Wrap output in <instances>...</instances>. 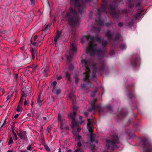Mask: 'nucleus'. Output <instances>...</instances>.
<instances>
[{
	"label": "nucleus",
	"mask_w": 152,
	"mask_h": 152,
	"mask_svg": "<svg viewBox=\"0 0 152 152\" xmlns=\"http://www.w3.org/2000/svg\"><path fill=\"white\" fill-rule=\"evenodd\" d=\"M23 102V100L21 98L19 102V103L20 104H21Z\"/></svg>",
	"instance_id": "nucleus-58"
},
{
	"label": "nucleus",
	"mask_w": 152,
	"mask_h": 152,
	"mask_svg": "<svg viewBox=\"0 0 152 152\" xmlns=\"http://www.w3.org/2000/svg\"><path fill=\"white\" fill-rule=\"evenodd\" d=\"M73 133L75 137V140L80 141L81 138V136L79 135L78 133L76 132H73Z\"/></svg>",
	"instance_id": "nucleus-25"
},
{
	"label": "nucleus",
	"mask_w": 152,
	"mask_h": 152,
	"mask_svg": "<svg viewBox=\"0 0 152 152\" xmlns=\"http://www.w3.org/2000/svg\"><path fill=\"white\" fill-rule=\"evenodd\" d=\"M127 135L128 138L130 139L134 137V131L130 129L127 130L125 132Z\"/></svg>",
	"instance_id": "nucleus-17"
},
{
	"label": "nucleus",
	"mask_w": 152,
	"mask_h": 152,
	"mask_svg": "<svg viewBox=\"0 0 152 152\" xmlns=\"http://www.w3.org/2000/svg\"><path fill=\"white\" fill-rule=\"evenodd\" d=\"M105 65V62L99 59H98L96 63L93 64V69L92 75L93 80L96 81V74L98 71H101L103 72H104Z\"/></svg>",
	"instance_id": "nucleus-4"
},
{
	"label": "nucleus",
	"mask_w": 152,
	"mask_h": 152,
	"mask_svg": "<svg viewBox=\"0 0 152 152\" xmlns=\"http://www.w3.org/2000/svg\"><path fill=\"white\" fill-rule=\"evenodd\" d=\"M14 140H17L18 138L16 134H15V135H14Z\"/></svg>",
	"instance_id": "nucleus-57"
},
{
	"label": "nucleus",
	"mask_w": 152,
	"mask_h": 152,
	"mask_svg": "<svg viewBox=\"0 0 152 152\" xmlns=\"http://www.w3.org/2000/svg\"><path fill=\"white\" fill-rule=\"evenodd\" d=\"M77 145L79 147H80L82 145V144H81V142H80V141H79L78 142H77Z\"/></svg>",
	"instance_id": "nucleus-56"
},
{
	"label": "nucleus",
	"mask_w": 152,
	"mask_h": 152,
	"mask_svg": "<svg viewBox=\"0 0 152 152\" xmlns=\"http://www.w3.org/2000/svg\"><path fill=\"white\" fill-rule=\"evenodd\" d=\"M94 30L96 32L99 33L100 31V29L99 27H94Z\"/></svg>",
	"instance_id": "nucleus-40"
},
{
	"label": "nucleus",
	"mask_w": 152,
	"mask_h": 152,
	"mask_svg": "<svg viewBox=\"0 0 152 152\" xmlns=\"http://www.w3.org/2000/svg\"><path fill=\"white\" fill-rule=\"evenodd\" d=\"M50 26L49 24L45 26H44L42 28V31L43 32H45L48 31L50 29Z\"/></svg>",
	"instance_id": "nucleus-30"
},
{
	"label": "nucleus",
	"mask_w": 152,
	"mask_h": 152,
	"mask_svg": "<svg viewBox=\"0 0 152 152\" xmlns=\"http://www.w3.org/2000/svg\"><path fill=\"white\" fill-rule=\"evenodd\" d=\"M31 4L32 5H34L35 3V0H30Z\"/></svg>",
	"instance_id": "nucleus-55"
},
{
	"label": "nucleus",
	"mask_w": 152,
	"mask_h": 152,
	"mask_svg": "<svg viewBox=\"0 0 152 152\" xmlns=\"http://www.w3.org/2000/svg\"><path fill=\"white\" fill-rule=\"evenodd\" d=\"M61 90L60 88L57 89L56 87L53 88L52 92L56 95H58L61 93Z\"/></svg>",
	"instance_id": "nucleus-27"
},
{
	"label": "nucleus",
	"mask_w": 152,
	"mask_h": 152,
	"mask_svg": "<svg viewBox=\"0 0 152 152\" xmlns=\"http://www.w3.org/2000/svg\"><path fill=\"white\" fill-rule=\"evenodd\" d=\"M58 121L61 124L60 128L61 129H65V126L66 125L65 120L59 113L58 114Z\"/></svg>",
	"instance_id": "nucleus-13"
},
{
	"label": "nucleus",
	"mask_w": 152,
	"mask_h": 152,
	"mask_svg": "<svg viewBox=\"0 0 152 152\" xmlns=\"http://www.w3.org/2000/svg\"><path fill=\"white\" fill-rule=\"evenodd\" d=\"M74 66L72 64H70L69 65V69L71 72L73 71L74 69Z\"/></svg>",
	"instance_id": "nucleus-43"
},
{
	"label": "nucleus",
	"mask_w": 152,
	"mask_h": 152,
	"mask_svg": "<svg viewBox=\"0 0 152 152\" xmlns=\"http://www.w3.org/2000/svg\"><path fill=\"white\" fill-rule=\"evenodd\" d=\"M26 132L24 131H20L19 133H18V135L19 136L20 138L22 140H25L27 136L26 134Z\"/></svg>",
	"instance_id": "nucleus-16"
},
{
	"label": "nucleus",
	"mask_w": 152,
	"mask_h": 152,
	"mask_svg": "<svg viewBox=\"0 0 152 152\" xmlns=\"http://www.w3.org/2000/svg\"><path fill=\"white\" fill-rule=\"evenodd\" d=\"M143 10H141L140 12L137 13L135 15V18L136 19H138L139 18L140 15H141L142 12H143Z\"/></svg>",
	"instance_id": "nucleus-35"
},
{
	"label": "nucleus",
	"mask_w": 152,
	"mask_h": 152,
	"mask_svg": "<svg viewBox=\"0 0 152 152\" xmlns=\"http://www.w3.org/2000/svg\"><path fill=\"white\" fill-rule=\"evenodd\" d=\"M56 84L57 82L55 81H54L53 83V88H56Z\"/></svg>",
	"instance_id": "nucleus-49"
},
{
	"label": "nucleus",
	"mask_w": 152,
	"mask_h": 152,
	"mask_svg": "<svg viewBox=\"0 0 152 152\" xmlns=\"http://www.w3.org/2000/svg\"><path fill=\"white\" fill-rule=\"evenodd\" d=\"M62 31L61 30L60 31H58L57 33V35L55 37L54 39V41L55 42H57L58 40L59 39H61L62 38L61 37V35L62 34Z\"/></svg>",
	"instance_id": "nucleus-19"
},
{
	"label": "nucleus",
	"mask_w": 152,
	"mask_h": 152,
	"mask_svg": "<svg viewBox=\"0 0 152 152\" xmlns=\"http://www.w3.org/2000/svg\"><path fill=\"white\" fill-rule=\"evenodd\" d=\"M105 36L107 37L109 40H110L112 38V35L111 30H109L107 31L105 34Z\"/></svg>",
	"instance_id": "nucleus-24"
},
{
	"label": "nucleus",
	"mask_w": 152,
	"mask_h": 152,
	"mask_svg": "<svg viewBox=\"0 0 152 152\" xmlns=\"http://www.w3.org/2000/svg\"><path fill=\"white\" fill-rule=\"evenodd\" d=\"M134 22L133 21H130L127 23V25L129 27L132 26L134 25Z\"/></svg>",
	"instance_id": "nucleus-41"
},
{
	"label": "nucleus",
	"mask_w": 152,
	"mask_h": 152,
	"mask_svg": "<svg viewBox=\"0 0 152 152\" xmlns=\"http://www.w3.org/2000/svg\"><path fill=\"white\" fill-rule=\"evenodd\" d=\"M43 145L44 146L45 149L47 151H50V149L45 143H43Z\"/></svg>",
	"instance_id": "nucleus-39"
},
{
	"label": "nucleus",
	"mask_w": 152,
	"mask_h": 152,
	"mask_svg": "<svg viewBox=\"0 0 152 152\" xmlns=\"http://www.w3.org/2000/svg\"><path fill=\"white\" fill-rule=\"evenodd\" d=\"M107 109L109 112L112 111L113 110L112 106L110 105H109L107 106Z\"/></svg>",
	"instance_id": "nucleus-47"
},
{
	"label": "nucleus",
	"mask_w": 152,
	"mask_h": 152,
	"mask_svg": "<svg viewBox=\"0 0 152 152\" xmlns=\"http://www.w3.org/2000/svg\"><path fill=\"white\" fill-rule=\"evenodd\" d=\"M26 149L27 150L31 151V145H30L28 146H27L26 148Z\"/></svg>",
	"instance_id": "nucleus-48"
},
{
	"label": "nucleus",
	"mask_w": 152,
	"mask_h": 152,
	"mask_svg": "<svg viewBox=\"0 0 152 152\" xmlns=\"http://www.w3.org/2000/svg\"><path fill=\"white\" fill-rule=\"evenodd\" d=\"M13 142V140L12 138V137L11 136L9 140V141L8 143V145H10Z\"/></svg>",
	"instance_id": "nucleus-44"
},
{
	"label": "nucleus",
	"mask_w": 152,
	"mask_h": 152,
	"mask_svg": "<svg viewBox=\"0 0 152 152\" xmlns=\"http://www.w3.org/2000/svg\"><path fill=\"white\" fill-rule=\"evenodd\" d=\"M20 18L18 15H15L13 17V19L15 22L17 23H18L20 22Z\"/></svg>",
	"instance_id": "nucleus-34"
},
{
	"label": "nucleus",
	"mask_w": 152,
	"mask_h": 152,
	"mask_svg": "<svg viewBox=\"0 0 152 152\" xmlns=\"http://www.w3.org/2000/svg\"><path fill=\"white\" fill-rule=\"evenodd\" d=\"M94 135L93 133H92L90 134V141L91 142L93 143L95 141V139L94 137Z\"/></svg>",
	"instance_id": "nucleus-36"
},
{
	"label": "nucleus",
	"mask_w": 152,
	"mask_h": 152,
	"mask_svg": "<svg viewBox=\"0 0 152 152\" xmlns=\"http://www.w3.org/2000/svg\"><path fill=\"white\" fill-rule=\"evenodd\" d=\"M111 23V22H107L105 23V25L107 27H108Z\"/></svg>",
	"instance_id": "nucleus-52"
},
{
	"label": "nucleus",
	"mask_w": 152,
	"mask_h": 152,
	"mask_svg": "<svg viewBox=\"0 0 152 152\" xmlns=\"http://www.w3.org/2000/svg\"><path fill=\"white\" fill-rule=\"evenodd\" d=\"M96 92L93 93V94L91 95V96L92 97L94 98L95 96Z\"/></svg>",
	"instance_id": "nucleus-63"
},
{
	"label": "nucleus",
	"mask_w": 152,
	"mask_h": 152,
	"mask_svg": "<svg viewBox=\"0 0 152 152\" xmlns=\"http://www.w3.org/2000/svg\"><path fill=\"white\" fill-rule=\"evenodd\" d=\"M81 64L85 66L86 74H89L90 71V68L92 64L91 61L89 59H81Z\"/></svg>",
	"instance_id": "nucleus-9"
},
{
	"label": "nucleus",
	"mask_w": 152,
	"mask_h": 152,
	"mask_svg": "<svg viewBox=\"0 0 152 152\" xmlns=\"http://www.w3.org/2000/svg\"><path fill=\"white\" fill-rule=\"evenodd\" d=\"M91 0H80L79 2V6H76L78 10V13H77L75 8H72L70 9V13H67L66 16L68 18L69 23L72 26H76L79 24L80 19L79 15L81 14L84 11L85 8V4L87 2L90 1Z\"/></svg>",
	"instance_id": "nucleus-2"
},
{
	"label": "nucleus",
	"mask_w": 152,
	"mask_h": 152,
	"mask_svg": "<svg viewBox=\"0 0 152 152\" xmlns=\"http://www.w3.org/2000/svg\"><path fill=\"white\" fill-rule=\"evenodd\" d=\"M41 96V94H39L38 96L37 101V103L39 105H41L42 104V101L40 100Z\"/></svg>",
	"instance_id": "nucleus-32"
},
{
	"label": "nucleus",
	"mask_w": 152,
	"mask_h": 152,
	"mask_svg": "<svg viewBox=\"0 0 152 152\" xmlns=\"http://www.w3.org/2000/svg\"><path fill=\"white\" fill-rule=\"evenodd\" d=\"M106 146L108 150L114 149L117 147V144L120 142L119 138L116 134H114L111 135V139H106Z\"/></svg>",
	"instance_id": "nucleus-5"
},
{
	"label": "nucleus",
	"mask_w": 152,
	"mask_h": 152,
	"mask_svg": "<svg viewBox=\"0 0 152 152\" xmlns=\"http://www.w3.org/2000/svg\"><path fill=\"white\" fill-rule=\"evenodd\" d=\"M139 60L137 58H133L131 61V65L132 67H135L137 66L138 62Z\"/></svg>",
	"instance_id": "nucleus-18"
},
{
	"label": "nucleus",
	"mask_w": 152,
	"mask_h": 152,
	"mask_svg": "<svg viewBox=\"0 0 152 152\" xmlns=\"http://www.w3.org/2000/svg\"><path fill=\"white\" fill-rule=\"evenodd\" d=\"M21 107L19 105H18L16 109V111L19 112L21 111Z\"/></svg>",
	"instance_id": "nucleus-46"
},
{
	"label": "nucleus",
	"mask_w": 152,
	"mask_h": 152,
	"mask_svg": "<svg viewBox=\"0 0 152 152\" xmlns=\"http://www.w3.org/2000/svg\"><path fill=\"white\" fill-rule=\"evenodd\" d=\"M68 97L69 98L72 100V104L74 105L76 97L74 94V92L72 91H71L70 92L69 94ZM73 109L74 110H77L78 108L76 106L73 105Z\"/></svg>",
	"instance_id": "nucleus-12"
},
{
	"label": "nucleus",
	"mask_w": 152,
	"mask_h": 152,
	"mask_svg": "<svg viewBox=\"0 0 152 152\" xmlns=\"http://www.w3.org/2000/svg\"><path fill=\"white\" fill-rule=\"evenodd\" d=\"M52 128V126H49L48 127L46 132V133L48 134V133H50L51 131V130Z\"/></svg>",
	"instance_id": "nucleus-38"
},
{
	"label": "nucleus",
	"mask_w": 152,
	"mask_h": 152,
	"mask_svg": "<svg viewBox=\"0 0 152 152\" xmlns=\"http://www.w3.org/2000/svg\"><path fill=\"white\" fill-rule=\"evenodd\" d=\"M65 77L68 81H71V76L70 74L67 72L65 73Z\"/></svg>",
	"instance_id": "nucleus-33"
},
{
	"label": "nucleus",
	"mask_w": 152,
	"mask_h": 152,
	"mask_svg": "<svg viewBox=\"0 0 152 152\" xmlns=\"http://www.w3.org/2000/svg\"><path fill=\"white\" fill-rule=\"evenodd\" d=\"M141 142H142L143 145V150L144 152H150L151 151L152 148L151 145L146 139L145 138L141 139Z\"/></svg>",
	"instance_id": "nucleus-8"
},
{
	"label": "nucleus",
	"mask_w": 152,
	"mask_h": 152,
	"mask_svg": "<svg viewBox=\"0 0 152 152\" xmlns=\"http://www.w3.org/2000/svg\"><path fill=\"white\" fill-rule=\"evenodd\" d=\"M91 149L92 150H94L95 147V145L92 144L91 145Z\"/></svg>",
	"instance_id": "nucleus-50"
},
{
	"label": "nucleus",
	"mask_w": 152,
	"mask_h": 152,
	"mask_svg": "<svg viewBox=\"0 0 152 152\" xmlns=\"http://www.w3.org/2000/svg\"><path fill=\"white\" fill-rule=\"evenodd\" d=\"M97 101V99H94L91 101L90 103L91 107L88 109V111L90 112L92 111H94L96 109H98L99 113H101L104 111L103 108L100 105H95V104Z\"/></svg>",
	"instance_id": "nucleus-6"
},
{
	"label": "nucleus",
	"mask_w": 152,
	"mask_h": 152,
	"mask_svg": "<svg viewBox=\"0 0 152 152\" xmlns=\"http://www.w3.org/2000/svg\"><path fill=\"white\" fill-rule=\"evenodd\" d=\"M49 72V69L48 67H46L43 72L41 74L43 76V77L44 78L48 76V74Z\"/></svg>",
	"instance_id": "nucleus-21"
},
{
	"label": "nucleus",
	"mask_w": 152,
	"mask_h": 152,
	"mask_svg": "<svg viewBox=\"0 0 152 152\" xmlns=\"http://www.w3.org/2000/svg\"><path fill=\"white\" fill-rule=\"evenodd\" d=\"M28 104V103L27 102V101L26 100H25L24 102V105H27Z\"/></svg>",
	"instance_id": "nucleus-60"
},
{
	"label": "nucleus",
	"mask_w": 152,
	"mask_h": 152,
	"mask_svg": "<svg viewBox=\"0 0 152 152\" xmlns=\"http://www.w3.org/2000/svg\"><path fill=\"white\" fill-rule=\"evenodd\" d=\"M13 151L14 150L12 149L11 150H8L7 152H13Z\"/></svg>",
	"instance_id": "nucleus-64"
},
{
	"label": "nucleus",
	"mask_w": 152,
	"mask_h": 152,
	"mask_svg": "<svg viewBox=\"0 0 152 152\" xmlns=\"http://www.w3.org/2000/svg\"><path fill=\"white\" fill-rule=\"evenodd\" d=\"M31 92V90L29 87H24L21 90V95L22 96H28Z\"/></svg>",
	"instance_id": "nucleus-14"
},
{
	"label": "nucleus",
	"mask_w": 152,
	"mask_h": 152,
	"mask_svg": "<svg viewBox=\"0 0 152 152\" xmlns=\"http://www.w3.org/2000/svg\"><path fill=\"white\" fill-rule=\"evenodd\" d=\"M77 49L74 44H71L69 55H66L67 61L70 62L72 59L73 56L77 52Z\"/></svg>",
	"instance_id": "nucleus-7"
},
{
	"label": "nucleus",
	"mask_w": 152,
	"mask_h": 152,
	"mask_svg": "<svg viewBox=\"0 0 152 152\" xmlns=\"http://www.w3.org/2000/svg\"><path fill=\"white\" fill-rule=\"evenodd\" d=\"M87 86V84H86L85 82V83L81 84L80 86V88L83 90H87L88 89V88Z\"/></svg>",
	"instance_id": "nucleus-29"
},
{
	"label": "nucleus",
	"mask_w": 152,
	"mask_h": 152,
	"mask_svg": "<svg viewBox=\"0 0 152 152\" xmlns=\"http://www.w3.org/2000/svg\"><path fill=\"white\" fill-rule=\"evenodd\" d=\"M140 123H137L134 122L133 124V129L135 130L140 131Z\"/></svg>",
	"instance_id": "nucleus-22"
},
{
	"label": "nucleus",
	"mask_w": 152,
	"mask_h": 152,
	"mask_svg": "<svg viewBox=\"0 0 152 152\" xmlns=\"http://www.w3.org/2000/svg\"><path fill=\"white\" fill-rule=\"evenodd\" d=\"M118 26L121 27H122L123 26V23H122V22H119L118 23Z\"/></svg>",
	"instance_id": "nucleus-54"
},
{
	"label": "nucleus",
	"mask_w": 152,
	"mask_h": 152,
	"mask_svg": "<svg viewBox=\"0 0 152 152\" xmlns=\"http://www.w3.org/2000/svg\"><path fill=\"white\" fill-rule=\"evenodd\" d=\"M81 129L80 128H78L77 129V131L76 132H77L78 133H78L80 131Z\"/></svg>",
	"instance_id": "nucleus-59"
},
{
	"label": "nucleus",
	"mask_w": 152,
	"mask_h": 152,
	"mask_svg": "<svg viewBox=\"0 0 152 152\" xmlns=\"http://www.w3.org/2000/svg\"><path fill=\"white\" fill-rule=\"evenodd\" d=\"M62 78V77L61 76H59V77H57V80H60V79H61Z\"/></svg>",
	"instance_id": "nucleus-62"
},
{
	"label": "nucleus",
	"mask_w": 152,
	"mask_h": 152,
	"mask_svg": "<svg viewBox=\"0 0 152 152\" xmlns=\"http://www.w3.org/2000/svg\"><path fill=\"white\" fill-rule=\"evenodd\" d=\"M73 77L75 79V83H77L79 81V79L77 75V74H74L73 75Z\"/></svg>",
	"instance_id": "nucleus-37"
},
{
	"label": "nucleus",
	"mask_w": 152,
	"mask_h": 152,
	"mask_svg": "<svg viewBox=\"0 0 152 152\" xmlns=\"http://www.w3.org/2000/svg\"><path fill=\"white\" fill-rule=\"evenodd\" d=\"M91 121H90V120L88 119V123L87 124V128L88 129L90 133V134L92 133H93V129H92L91 126H90V124H91Z\"/></svg>",
	"instance_id": "nucleus-26"
},
{
	"label": "nucleus",
	"mask_w": 152,
	"mask_h": 152,
	"mask_svg": "<svg viewBox=\"0 0 152 152\" xmlns=\"http://www.w3.org/2000/svg\"><path fill=\"white\" fill-rule=\"evenodd\" d=\"M118 113L123 118L126 116L127 114V113L124 112L123 109H120V108L118 110Z\"/></svg>",
	"instance_id": "nucleus-23"
},
{
	"label": "nucleus",
	"mask_w": 152,
	"mask_h": 152,
	"mask_svg": "<svg viewBox=\"0 0 152 152\" xmlns=\"http://www.w3.org/2000/svg\"><path fill=\"white\" fill-rule=\"evenodd\" d=\"M107 0H102V4L101 9H97L96 16L98 17V21L96 19L95 21L98 25L103 26L104 25L103 20L100 18L101 12H107V8L108 9L112 18L114 20L118 21L121 16L120 11L117 9L116 7L118 4H122L124 3L123 0H113L109 5H107Z\"/></svg>",
	"instance_id": "nucleus-1"
},
{
	"label": "nucleus",
	"mask_w": 152,
	"mask_h": 152,
	"mask_svg": "<svg viewBox=\"0 0 152 152\" xmlns=\"http://www.w3.org/2000/svg\"><path fill=\"white\" fill-rule=\"evenodd\" d=\"M19 115V114H17L15 115L14 116V118H17L18 117Z\"/></svg>",
	"instance_id": "nucleus-61"
},
{
	"label": "nucleus",
	"mask_w": 152,
	"mask_h": 152,
	"mask_svg": "<svg viewBox=\"0 0 152 152\" xmlns=\"http://www.w3.org/2000/svg\"><path fill=\"white\" fill-rule=\"evenodd\" d=\"M31 44L32 45H34V46H35L36 47L33 48L31 46L30 48V51L31 53L32 58V59H34L35 58V53L36 54L37 56L38 53L37 52V48L40 46V45L38 44H37L36 42H33L32 41V39H31L30 40Z\"/></svg>",
	"instance_id": "nucleus-10"
},
{
	"label": "nucleus",
	"mask_w": 152,
	"mask_h": 152,
	"mask_svg": "<svg viewBox=\"0 0 152 152\" xmlns=\"http://www.w3.org/2000/svg\"><path fill=\"white\" fill-rule=\"evenodd\" d=\"M126 48V45L124 44H121L120 46V48L122 50L125 49Z\"/></svg>",
	"instance_id": "nucleus-42"
},
{
	"label": "nucleus",
	"mask_w": 152,
	"mask_h": 152,
	"mask_svg": "<svg viewBox=\"0 0 152 152\" xmlns=\"http://www.w3.org/2000/svg\"><path fill=\"white\" fill-rule=\"evenodd\" d=\"M80 0H71V2L73 3L75 7L76 6H79V2Z\"/></svg>",
	"instance_id": "nucleus-28"
},
{
	"label": "nucleus",
	"mask_w": 152,
	"mask_h": 152,
	"mask_svg": "<svg viewBox=\"0 0 152 152\" xmlns=\"http://www.w3.org/2000/svg\"><path fill=\"white\" fill-rule=\"evenodd\" d=\"M90 75L89 74H86L84 78V80L87 85L88 89L89 88H91L92 87L91 83L90 81Z\"/></svg>",
	"instance_id": "nucleus-15"
},
{
	"label": "nucleus",
	"mask_w": 152,
	"mask_h": 152,
	"mask_svg": "<svg viewBox=\"0 0 152 152\" xmlns=\"http://www.w3.org/2000/svg\"><path fill=\"white\" fill-rule=\"evenodd\" d=\"M37 65H33L31 67V68L32 69V71H34L37 69Z\"/></svg>",
	"instance_id": "nucleus-45"
},
{
	"label": "nucleus",
	"mask_w": 152,
	"mask_h": 152,
	"mask_svg": "<svg viewBox=\"0 0 152 152\" xmlns=\"http://www.w3.org/2000/svg\"><path fill=\"white\" fill-rule=\"evenodd\" d=\"M120 35L119 34H117L115 36V39H118L120 38Z\"/></svg>",
	"instance_id": "nucleus-51"
},
{
	"label": "nucleus",
	"mask_w": 152,
	"mask_h": 152,
	"mask_svg": "<svg viewBox=\"0 0 152 152\" xmlns=\"http://www.w3.org/2000/svg\"><path fill=\"white\" fill-rule=\"evenodd\" d=\"M38 37V36L37 35H35L34 37V42H36V41H37V39Z\"/></svg>",
	"instance_id": "nucleus-53"
},
{
	"label": "nucleus",
	"mask_w": 152,
	"mask_h": 152,
	"mask_svg": "<svg viewBox=\"0 0 152 152\" xmlns=\"http://www.w3.org/2000/svg\"><path fill=\"white\" fill-rule=\"evenodd\" d=\"M127 89L128 92H129V93L128 95V96L131 99H132L134 98L135 96V95L133 94L131 92L130 86H128L127 87Z\"/></svg>",
	"instance_id": "nucleus-20"
},
{
	"label": "nucleus",
	"mask_w": 152,
	"mask_h": 152,
	"mask_svg": "<svg viewBox=\"0 0 152 152\" xmlns=\"http://www.w3.org/2000/svg\"><path fill=\"white\" fill-rule=\"evenodd\" d=\"M14 79L13 80L15 84H18V74L15 73L14 75Z\"/></svg>",
	"instance_id": "nucleus-31"
},
{
	"label": "nucleus",
	"mask_w": 152,
	"mask_h": 152,
	"mask_svg": "<svg viewBox=\"0 0 152 152\" xmlns=\"http://www.w3.org/2000/svg\"><path fill=\"white\" fill-rule=\"evenodd\" d=\"M76 112L73 111L72 113H70L68 115V118L69 120L72 121L71 123L73 127H77V124L75 121V116Z\"/></svg>",
	"instance_id": "nucleus-11"
},
{
	"label": "nucleus",
	"mask_w": 152,
	"mask_h": 152,
	"mask_svg": "<svg viewBox=\"0 0 152 152\" xmlns=\"http://www.w3.org/2000/svg\"><path fill=\"white\" fill-rule=\"evenodd\" d=\"M84 37L87 40H90L88 43V45L86 48V53L90 54L91 55L98 54L100 56L102 52V50L101 49H98L95 48L96 45H94L93 42L95 40L101 43L102 45L103 48L106 47L107 42V40H102L101 41V39L98 37V35H96L95 36L87 35L85 36Z\"/></svg>",
	"instance_id": "nucleus-3"
}]
</instances>
